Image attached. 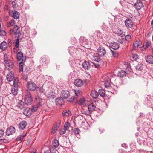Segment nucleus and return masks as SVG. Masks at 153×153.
Here are the masks:
<instances>
[{"label":"nucleus","instance_id":"1","mask_svg":"<svg viewBox=\"0 0 153 153\" xmlns=\"http://www.w3.org/2000/svg\"><path fill=\"white\" fill-rule=\"evenodd\" d=\"M32 101L33 99L31 94L30 93H27L25 97V104L27 105H30L32 104Z\"/></svg>","mask_w":153,"mask_h":153},{"label":"nucleus","instance_id":"2","mask_svg":"<svg viewBox=\"0 0 153 153\" xmlns=\"http://www.w3.org/2000/svg\"><path fill=\"white\" fill-rule=\"evenodd\" d=\"M106 53L105 49L102 46L100 47L97 49V54L99 57H102Z\"/></svg>","mask_w":153,"mask_h":153},{"label":"nucleus","instance_id":"3","mask_svg":"<svg viewBox=\"0 0 153 153\" xmlns=\"http://www.w3.org/2000/svg\"><path fill=\"white\" fill-rule=\"evenodd\" d=\"M17 59L19 61L25 62L26 60V56H24L23 53L21 51L18 52L17 54Z\"/></svg>","mask_w":153,"mask_h":153},{"label":"nucleus","instance_id":"4","mask_svg":"<svg viewBox=\"0 0 153 153\" xmlns=\"http://www.w3.org/2000/svg\"><path fill=\"white\" fill-rule=\"evenodd\" d=\"M96 102H91L88 104V110L89 112H91L94 111L96 108V106L95 105ZM89 112L88 113H86L87 114H89Z\"/></svg>","mask_w":153,"mask_h":153},{"label":"nucleus","instance_id":"5","mask_svg":"<svg viewBox=\"0 0 153 153\" xmlns=\"http://www.w3.org/2000/svg\"><path fill=\"white\" fill-rule=\"evenodd\" d=\"M15 132V128L13 126H10L6 130V134L7 136L12 135Z\"/></svg>","mask_w":153,"mask_h":153},{"label":"nucleus","instance_id":"6","mask_svg":"<svg viewBox=\"0 0 153 153\" xmlns=\"http://www.w3.org/2000/svg\"><path fill=\"white\" fill-rule=\"evenodd\" d=\"M125 24L128 28H131L133 27L134 23L132 20L129 18H127L125 21Z\"/></svg>","mask_w":153,"mask_h":153},{"label":"nucleus","instance_id":"7","mask_svg":"<svg viewBox=\"0 0 153 153\" xmlns=\"http://www.w3.org/2000/svg\"><path fill=\"white\" fill-rule=\"evenodd\" d=\"M9 14L10 16L13 17L15 19H18L19 16V13L17 11H10Z\"/></svg>","mask_w":153,"mask_h":153},{"label":"nucleus","instance_id":"8","mask_svg":"<svg viewBox=\"0 0 153 153\" xmlns=\"http://www.w3.org/2000/svg\"><path fill=\"white\" fill-rule=\"evenodd\" d=\"M70 95V93L69 91L67 90H62L60 94V96L63 97V99H66Z\"/></svg>","mask_w":153,"mask_h":153},{"label":"nucleus","instance_id":"9","mask_svg":"<svg viewBox=\"0 0 153 153\" xmlns=\"http://www.w3.org/2000/svg\"><path fill=\"white\" fill-rule=\"evenodd\" d=\"M5 66L7 69L11 70L13 68L14 66L13 63L11 60H9L5 62Z\"/></svg>","mask_w":153,"mask_h":153},{"label":"nucleus","instance_id":"10","mask_svg":"<svg viewBox=\"0 0 153 153\" xmlns=\"http://www.w3.org/2000/svg\"><path fill=\"white\" fill-rule=\"evenodd\" d=\"M40 61L43 62V65L46 66L49 63L50 60L48 56H43L41 58Z\"/></svg>","mask_w":153,"mask_h":153},{"label":"nucleus","instance_id":"11","mask_svg":"<svg viewBox=\"0 0 153 153\" xmlns=\"http://www.w3.org/2000/svg\"><path fill=\"white\" fill-rule=\"evenodd\" d=\"M19 38L17 37V39L14 40L13 44H14V47L13 48V51L14 52L16 53L17 52V50L16 48H17L19 47Z\"/></svg>","mask_w":153,"mask_h":153},{"label":"nucleus","instance_id":"12","mask_svg":"<svg viewBox=\"0 0 153 153\" xmlns=\"http://www.w3.org/2000/svg\"><path fill=\"white\" fill-rule=\"evenodd\" d=\"M28 88L31 91H34L36 88V85L33 82H28Z\"/></svg>","mask_w":153,"mask_h":153},{"label":"nucleus","instance_id":"13","mask_svg":"<svg viewBox=\"0 0 153 153\" xmlns=\"http://www.w3.org/2000/svg\"><path fill=\"white\" fill-rule=\"evenodd\" d=\"M107 46L110 47L114 50H117L119 49V44L114 42H112L111 43L109 44V45H107Z\"/></svg>","mask_w":153,"mask_h":153},{"label":"nucleus","instance_id":"14","mask_svg":"<svg viewBox=\"0 0 153 153\" xmlns=\"http://www.w3.org/2000/svg\"><path fill=\"white\" fill-rule=\"evenodd\" d=\"M55 102L57 105L62 106L64 103V100L63 97H60L56 98L55 100Z\"/></svg>","mask_w":153,"mask_h":153},{"label":"nucleus","instance_id":"15","mask_svg":"<svg viewBox=\"0 0 153 153\" xmlns=\"http://www.w3.org/2000/svg\"><path fill=\"white\" fill-rule=\"evenodd\" d=\"M15 78L14 73L11 71H10L7 75V79L9 82L12 81Z\"/></svg>","mask_w":153,"mask_h":153},{"label":"nucleus","instance_id":"16","mask_svg":"<svg viewBox=\"0 0 153 153\" xmlns=\"http://www.w3.org/2000/svg\"><path fill=\"white\" fill-rule=\"evenodd\" d=\"M20 27L18 25H15L13 27L12 30L13 33L15 35H17L21 34L19 31Z\"/></svg>","mask_w":153,"mask_h":153},{"label":"nucleus","instance_id":"17","mask_svg":"<svg viewBox=\"0 0 153 153\" xmlns=\"http://www.w3.org/2000/svg\"><path fill=\"white\" fill-rule=\"evenodd\" d=\"M27 122L25 121H21L19 125V129L24 130L25 129L27 125Z\"/></svg>","mask_w":153,"mask_h":153},{"label":"nucleus","instance_id":"18","mask_svg":"<svg viewBox=\"0 0 153 153\" xmlns=\"http://www.w3.org/2000/svg\"><path fill=\"white\" fill-rule=\"evenodd\" d=\"M135 8L137 10H139L142 7H143V5L142 2L140 1H138L134 5Z\"/></svg>","mask_w":153,"mask_h":153},{"label":"nucleus","instance_id":"19","mask_svg":"<svg viewBox=\"0 0 153 153\" xmlns=\"http://www.w3.org/2000/svg\"><path fill=\"white\" fill-rule=\"evenodd\" d=\"M83 81L81 79H76L74 81V85L76 87H80L83 85Z\"/></svg>","mask_w":153,"mask_h":153},{"label":"nucleus","instance_id":"20","mask_svg":"<svg viewBox=\"0 0 153 153\" xmlns=\"http://www.w3.org/2000/svg\"><path fill=\"white\" fill-rule=\"evenodd\" d=\"M41 106L42 105L40 102H39L36 104L32 106L30 109L31 111L32 112H35L37 110L38 108Z\"/></svg>","mask_w":153,"mask_h":153},{"label":"nucleus","instance_id":"21","mask_svg":"<svg viewBox=\"0 0 153 153\" xmlns=\"http://www.w3.org/2000/svg\"><path fill=\"white\" fill-rule=\"evenodd\" d=\"M145 59L147 62L149 64H153V56L152 55H147L145 57Z\"/></svg>","mask_w":153,"mask_h":153},{"label":"nucleus","instance_id":"22","mask_svg":"<svg viewBox=\"0 0 153 153\" xmlns=\"http://www.w3.org/2000/svg\"><path fill=\"white\" fill-rule=\"evenodd\" d=\"M82 66L85 70H88L90 68L91 65L89 62L85 61L82 63Z\"/></svg>","mask_w":153,"mask_h":153},{"label":"nucleus","instance_id":"23","mask_svg":"<svg viewBox=\"0 0 153 153\" xmlns=\"http://www.w3.org/2000/svg\"><path fill=\"white\" fill-rule=\"evenodd\" d=\"M111 88H108L107 89V91L108 92H111L113 94H114L116 93L117 90L116 88H117V86L115 85H113V86H111Z\"/></svg>","mask_w":153,"mask_h":153},{"label":"nucleus","instance_id":"24","mask_svg":"<svg viewBox=\"0 0 153 153\" xmlns=\"http://www.w3.org/2000/svg\"><path fill=\"white\" fill-rule=\"evenodd\" d=\"M7 47V44L5 41H3L0 44V48L2 51L6 50Z\"/></svg>","mask_w":153,"mask_h":153},{"label":"nucleus","instance_id":"25","mask_svg":"<svg viewBox=\"0 0 153 153\" xmlns=\"http://www.w3.org/2000/svg\"><path fill=\"white\" fill-rule=\"evenodd\" d=\"M23 113L24 115L27 116H30L31 115V110L30 108H26L23 111Z\"/></svg>","mask_w":153,"mask_h":153},{"label":"nucleus","instance_id":"26","mask_svg":"<svg viewBox=\"0 0 153 153\" xmlns=\"http://www.w3.org/2000/svg\"><path fill=\"white\" fill-rule=\"evenodd\" d=\"M126 73L125 71L121 70L119 71L117 76L123 78L126 76Z\"/></svg>","mask_w":153,"mask_h":153},{"label":"nucleus","instance_id":"27","mask_svg":"<svg viewBox=\"0 0 153 153\" xmlns=\"http://www.w3.org/2000/svg\"><path fill=\"white\" fill-rule=\"evenodd\" d=\"M25 103L22 101L20 100L18 102L17 107L19 109H22L25 107Z\"/></svg>","mask_w":153,"mask_h":153},{"label":"nucleus","instance_id":"28","mask_svg":"<svg viewBox=\"0 0 153 153\" xmlns=\"http://www.w3.org/2000/svg\"><path fill=\"white\" fill-rule=\"evenodd\" d=\"M78 104L80 105H86L87 103L85 98H82L80 99L78 101Z\"/></svg>","mask_w":153,"mask_h":153},{"label":"nucleus","instance_id":"29","mask_svg":"<svg viewBox=\"0 0 153 153\" xmlns=\"http://www.w3.org/2000/svg\"><path fill=\"white\" fill-rule=\"evenodd\" d=\"M74 134L77 137L79 138L80 137V131L77 128H75L73 130Z\"/></svg>","mask_w":153,"mask_h":153},{"label":"nucleus","instance_id":"30","mask_svg":"<svg viewBox=\"0 0 153 153\" xmlns=\"http://www.w3.org/2000/svg\"><path fill=\"white\" fill-rule=\"evenodd\" d=\"M18 87L13 86V87L11 88V92L13 94L14 96L18 94Z\"/></svg>","mask_w":153,"mask_h":153},{"label":"nucleus","instance_id":"31","mask_svg":"<svg viewBox=\"0 0 153 153\" xmlns=\"http://www.w3.org/2000/svg\"><path fill=\"white\" fill-rule=\"evenodd\" d=\"M98 93L95 91H92L90 94V96L93 98L96 99L98 96Z\"/></svg>","mask_w":153,"mask_h":153},{"label":"nucleus","instance_id":"32","mask_svg":"<svg viewBox=\"0 0 153 153\" xmlns=\"http://www.w3.org/2000/svg\"><path fill=\"white\" fill-rule=\"evenodd\" d=\"M94 34L97 36L98 39H102V34L99 31H96Z\"/></svg>","mask_w":153,"mask_h":153},{"label":"nucleus","instance_id":"33","mask_svg":"<svg viewBox=\"0 0 153 153\" xmlns=\"http://www.w3.org/2000/svg\"><path fill=\"white\" fill-rule=\"evenodd\" d=\"M24 62H23L22 61L19 64V72L23 71V65H24Z\"/></svg>","mask_w":153,"mask_h":153},{"label":"nucleus","instance_id":"34","mask_svg":"<svg viewBox=\"0 0 153 153\" xmlns=\"http://www.w3.org/2000/svg\"><path fill=\"white\" fill-rule=\"evenodd\" d=\"M71 113L70 111L69 110H67L63 111L62 115L63 117L68 116Z\"/></svg>","mask_w":153,"mask_h":153},{"label":"nucleus","instance_id":"35","mask_svg":"<svg viewBox=\"0 0 153 153\" xmlns=\"http://www.w3.org/2000/svg\"><path fill=\"white\" fill-rule=\"evenodd\" d=\"M98 93L99 95L101 97H104L105 95V91L103 89H99V90Z\"/></svg>","mask_w":153,"mask_h":153},{"label":"nucleus","instance_id":"36","mask_svg":"<svg viewBox=\"0 0 153 153\" xmlns=\"http://www.w3.org/2000/svg\"><path fill=\"white\" fill-rule=\"evenodd\" d=\"M52 144L54 147H57L59 146V142L57 140L55 139L53 141Z\"/></svg>","mask_w":153,"mask_h":153},{"label":"nucleus","instance_id":"37","mask_svg":"<svg viewBox=\"0 0 153 153\" xmlns=\"http://www.w3.org/2000/svg\"><path fill=\"white\" fill-rule=\"evenodd\" d=\"M143 68V65L141 64H138L136 66V69L137 71H141Z\"/></svg>","mask_w":153,"mask_h":153},{"label":"nucleus","instance_id":"38","mask_svg":"<svg viewBox=\"0 0 153 153\" xmlns=\"http://www.w3.org/2000/svg\"><path fill=\"white\" fill-rule=\"evenodd\" d=\"M151 44V43L150 41H149L148 40H146L145 41V44L143 46V47L144 49H146L149 46H150Z\"/></svg>","mask_w":153,"mask_h":153},{"label":"nucleus","instance_id":"39","mask_svg":"<svg viewBox=\"0 0 153 153\" xmlns=\"http://www.w3.org/2000/svg\"><path fill=\"white\" fill-rule=\"evenodd\" d=\"M111 51L112 52V54L114 57L117 58L118 57L119 54L118 52L117 51L112 50H111Z\"/></svg>","mask_w":153,"mask_h":153},{"label":"nucleus","instance_id":"40","mask_svg":"<svg viewBox=\"0 0 153 153\" xmlns=\"http://www.w3.org/2000/svg\"><path fill=\"white\" fill-rule=\"evenodd\" d=\"M117 34L119 36L121 37H123L125 34L123 33L122 30L120 29H118L117 31Z\"/></svg>","mask_w":153,"mask_h":153},{"label":"nucleus","instance_id":"41","mask_svg":"<svg viewBox=\"0 0 153 153\" xmlns=\"http://www.w3.org/2000/svg\"><path fill=\"white\" fill-rule=\"evenodd\" d=\"M18 79L17 78L15 77L13 81V86L18 87Z\"/></svg>","mask_w":153,"mask_h":153},{"label":"nucleus","instance_id":"42","mask_svg":"<svg viewBox=\"0 0 153 153\" xmlns=\"http://www.w3.org/2000/svg\"><path fill=\"white\" fill-rule=\"evenodd\" d=\"M74 92L76 96H79L82 94L81 91L80 90H75Z\"/></svg>","mask_w":153,"mask_h":153},{"label":"nucleus","instance_id":"43","mask_svg":"<svg viewBox=\"0 0 153 153\" xmlns=\"http://www.w3.org/2000/svg\"><path fill=\"white\" fill-rule=\"evenodd\" d=\"M138 42V41H136L134 42L133 47V48L134 49H135L137 48L138 47L139 45H137Z\"/></svg>","mask_w":153,"mask_h":153},{"label":"nucleus","instance_id":"44","mask_svg":"<svg viewBox=\"0 0 153 153\" xmlns=\"http://www.w3.org/2000/svg\"><path fill=\"white\" fill-rule=\"evenodd\" d=\"M70 125L69 123L68 122H66L65 123L64 128L67 130L69 129V126Z\"/></svg>","mask_w":153,"mask_h":153},{"label":"nucleus","instance_id":"45","mask_svg":"<svg viewBox=\"0 0 153 153\" xmlns=\"http://www.w3.org/2000/svg\"><path fill=\"white\" fill-rule=\"evenodd\" d=\"M28 74H26L23 73L22 75V79L23 80L26 81L28 79Z\"/></svg>","mask_w":153,"mask_h":153},{"label":"nucleus","instance_id":"46","mask_svg":"<svg viewBox=\"0 0 153 153\" xmlns=\"http://www.w3.org/2000/svg\"><path fill=\"white\" fill-rule=\"evenodd\" d=\"M67 130L64 128H61L59 130V133L60 134L62 135L64 134Z\"/></svg>","mask_w":153,"mask_h":153},{"label":"nucleus","instance_id":"47","mask_svg":"<svg viewBox=\"0 0 153 153\" xmlns=\"http://www.w3.org/2000/svg\"><path fill=\"white\" fill-rule=\"evenodd\" d=\"M104 85L106 88H107V89L108 88H111L110 86H111L109 82H106L104 83Z\"/></svg>","mask_w":153,"mask_h":153},{"label":"nucleus","instance_id":"48","mask_svg":"<svg viewBox=\"0 0 153 153\" xmlns=\"http://www.w3.org/2000/svg\"><path fill=\"white\" fill-rule=\"evenodd\" d=\"M100 57L94 56L93 57V59L97 62H98L100 60Z\"/></svg>","mask_w":153,"mask_h":153},{"label":"nucleus","instance_id":"49","mask_svg":"<svg viewBox=\"0 0 153 153\" xmlns=\"http://www.w3.org/2000/svg\"><path fill=\"white\" fill-rule=\"evenodd\" d=\"M6 35V33L5 31L1 30L0 31V36H5Z\"/></svg>","mask_w":153,"mask_h":153},{"label":"nucleus","instance_id":"50","mask_svg":"<svg viewBox=\"0 0 153 153\" xmlns=\"http://www.w3.org/2000/svg\"><path fill=\"white\" fill-rule=\"evenodd\" d=\"M49 150L51 153H55L56 151V149L55 148H54L53 147H51Z\"/></svg>","mask_w":153,"mask_h":153},{"label":"nucleus","instance_id":"51","mask_svg":"<svg viewBox=\"0 0 153 153\" xmlns=\"http://www.w3.org/2000/svg\"><path fill=\"white\" fill-rule=\"evenodd\" d=\"M132 57L135 60L139 59V56L137 54H133L132 55Z\"/></svg>","mask_w":153,"mask_h":153},{"label":"nucleus","instance_id":"52","mask_svg":"<svg viewBox=\"0 0 153 153\" xmlns=\"http://www.w3.org/2000/svg\"><path fill=\"white\" fill-rule=\"evenodd\" d=\"M131 36L130 35H127L125 36V39L127 41H129L131 39Z\"/></svg>","mask_w":153,"mask_h":153},{"label":"nucleus","instance_id":"53","mask_svg":"<svg viewBox=\"0 0 153 153\" xmlns=\"http://www.w3.org/2000/svg\"><path fill=\"white\" fill-rule=\"evenodd\" d=\"M4 134V131L2 129H0V138H1L3 136Z\"/></svg>","mask_w":153,"mask_h":153},{"label":"nucleus","instance_id":"54","mask_svg":"<svg viewBox=\"0 0 153 153\" xmlns=\"http://www.w3.org/2000/svg\"><path fill=\"white\" fill-rule=\"evenodd\" d=\"M8 56L7 54H5L4 55V62H6L7 61H8Z\"/></svg>","mask_w":153,"mask_h":153},{"label":"nucleus","instance_id":"55","mask_svg":"<svg viewBox=\"0 0 153 153\" xmlns=\"http://www.w3.org/2000/svg\"><path fill=\"white\" fill-rule=\"evenodd\" d=\"M23 73H24L25 74L26 73V74H28L29 73V70L26 67L24 69Z\"/></svg>","mask_w":153,"mask_h":153},{"label":"nucleus","instance_id":"56","mask_svg":"<svg viewBox=\"0 0 153 153\" xmlns=\"http://www.w3.org/2000/svg\"><path fill=\"white\" fill-rule=\"evenodd\" d=\"M57 129L56 128H54L53 127L52 128V131L51 132V134H53L56 131Z\"/></svg>","mask_w":153,"mask_h":153},{"label":"nucleus","instance_id":"57","mask_svg":"<svg viewBox=\"0 0 153 153\" xmlns=\"http://www.w3.org/2000/svg\"><path fill=\"white\" fill-rule=\"evenodd\" d=\"M61 121L60 120H58L55 123V124L57 125L59 127L60 126L61 124Z\"/></svg>","mask_w":153,"mask_h":153},{"label":"nucleus","instance_id":"58","mask_svg":"<svg viewBox=\"0 0 153 153\" xmlns=\"http://www.w3.org/2000/svg\"><path fill=\"white\" fill-rule=\"evenodd\" d=\"M10 22L11 24V26H13L16 23L15 21L13 19L11 20Z\"/></svg>","mask_w":153,"mask_h":153},{"label":"nucleus","instance_id":"59","mask_svg":"<svg viewBox=\"0 0 153 153\" xmlns=\"http://www.w3.org/2000/svg\"><path fill=\"white\" fill-rule=\"evenodd\" d=\"M12 7L14 8H16L17 6H16V3L14 2H13L12 3Z\"/></svg>","mask_w":153,"mask_h":153},{"label":"nucleus","instance_id":"60","mask_svg":"<svg viewBox=\"0 0 153 153\" xmlns=\"http://www.w3.org/2000/svg\"><path fill=\"white\" fill-rule=\"evenodd\" d=\"M121 146L125 148H127L128 147V146L127 144L125 143L122 144Z\"/></svg>","mask_w":153,"mask_h":153},{"label":"nucleus","instance_id":"61","mask_svg":"<svg viewBox=\"0 0 153 153\" xmlns=\"http://www.w3.org/2000/svg\"><path fill=\"white\" fill-rule=\"evenodd\" d=\"M75 99V97H71L69 100V101L70 102H71L74 100Z\"/></svg>","mask_w":153,"mask_h":153},{"label":"nucleus","instance_id":"62","mask_svg":"<svg viewBox=\"0 0 153 153\" xmlns=\"http://www.w3.org/2000/svg\"><path fill=\"white\" fill-rule=\"evenodd\" d=\"M11 26V24L10 22H7V27H9Z\"/></svg>","mask_w":153,"mask_h":153},{"label":"nucleus","instance_id":"63","mask_svg":"<svg viewBox=\"0 0 153 153\" xmlns=\"http://www.w3.org/2000/svg\"><path fill=\"white\" fill-rule=\"evenodd\" d=\"M23 136H22V135H21L20 136H19V137L17 138V139H18V140L21 139L24 137Z\"/></svg>","mask_w":153,"mask_h":153},{"label":"nucleus","instance_id":"64","mask_svg":"<svg viewBox=\"0 0 153 153\" xmlns=\"http://www.w3.org/2000/svg\"><path fill=\"white\" fill-rule=\"evenodd\" d=\"M73 40L74 41L73 43L74 44L75 42H76V39L75 38V37H73L72 38V39H71V40Z\"/></svg>","mask_w":153,"mask_h":153}]
</instances>
